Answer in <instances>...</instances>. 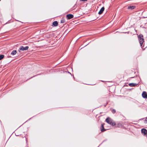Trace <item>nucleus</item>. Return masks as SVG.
<instances>
[{
  "mask_svg": "<svg viewBox=\"0 0 147 147\" xmlns=\"http://www.w3.org/2000/svg\"><path fill=\"white\" fill-rule=\"evenodd\" d=\"M142 132L144 136H146L147 137V130L145 129H142Z\"/></svg>",
  "mask_w": 147,
  "mask_h": 147,
  "instance_id": "obj_4",
  "label": "nucleus"
},
{
  "mask_svg": "<svg viewBox=\"0 0 147 147\" xmlns=\"http://www.w3.org/2000/svg\"><path fill=\"white\" fill-rule=\"evenodd\" d=\"M115 112H116V111L115 109H113L112 110V112L113 113H115Z\"/></svg>",
  "mask_w": 147,
  "mask_h": 147,
  "instance_id": "obj_14",
  "label": "nucleus"
},
{
  "mask_svg": "<svg viewBox=\"0 0 147 147\" xmlns=\"http://www.w3.org/2000/svg\"><path fill=\"white\" fill-rule=\"evenodd\" d=\"M135 7L133 5H131L128 6V9H134Z\"/></svg>",
  "mask_w": 147,
  "mask_h": 147,
  "instance_id": "obj_9",
  "label": "nucleus"
},
{
  "mask_svg": "<svg viewBox=\"0 0 147 147\" xmlns=\"http://www.w3.org/2000/svg\"><path fill=\"white\" fill-rule=\"evenodd\" d=\"M101 131L102 132H103L105 131V129H104V125L103 124H102L101 127L100 128Z\"/></svg>",
  "mask_w": 147,
  "mask_h": 147,
  "instance_id": "obj_10",
  "label": "nucleus"
},
{
  "mask_svg": "<svg viewBox=\"0 0 147 147\" xmlns=\"http://www.w3.org/2000/svg\"><path fill=\"white\" fill-rule=\"evenodd\" d=\"M139 42L140 46L141 47L142 46V44L144 42V39L143 38V37L142 35H140L138 36Z\"/></svg>",
  "mask_w": 147,
  "mask_h": 147,
  "instance_id": "obj_2",
  "label": "nucleus"
},
{
  "mask_svg": "<svg viewBox=\"0 0 147 147\" xmlns=\"http://www.w3.org/2000/svg\"><path fill=\"white\" fill-rule=\"evenodd\" d=\"M144 122H145V123H147V117L145 118Z\"/></svg>",
  "mask_w": 147,
  "mask_h": 147,
  "instance_id": "obj_15",
  "label": "nucleus"
},
{
  "mask_svg": "<svg viewBox=\"0 0 147 147\" xmlns=\"http://www.w3.org/2000/svg\"><path fill=\"white\" fill-rule=\"evenodd\" d=\"M28 48L29 47L28 46H26L25 47L21 46L20 47L19 51V52H20V51H24V50H27L28 49Z\"/></svg>",
  "mask_w": 147,
  "mask_h": 147,
  "instance_id": "obj_3",
  "label": "nucleus"
},
{
  "mask_svg": "<svg viewBox=\"0 0 147 147\" xmlns=\"http://www.w3.org/2000/svg\"><path fill=\"white\" fill-rule=\"evenodd\" d=\"M53 25L55 26H57L58 24V22L57 21H55L53 22Z\"/></svg>",
  "mask_w": 147,
  "mask_h": 147,
  "instance_id": "obj_11",
  "label": "nucleus"
},
{
  "mask_svg": "<svg viewBox=\"0 0 147 147\" xmlns=\"http://www.w3.org/2000/svg\"><path fill=\"white\" fill-rule=\"evenodd\" d=\"M1 0H0V1H1Z\"/></svg>",
  "mask_w": 147,
  "mask_h": 147,
  "instance_id": "obj_19",
  "label": "nucleus"
},
{
  "mask_svg": "<svg viewBox=\"0 0 147 147\" xmlns=\"http://www.w3.org/2000/svg\"><path fill=\"white\" fill-rule=\"evenodd\" d=\"M104 9H105V8L104 7H102L100 9V11H99V12H98V14H101L103 12V11L104 10Z\"/></svg>",
  "mask_w": 147,
  "mask_h": 147,
  "instance_id": "obj_7",
  "label": "nucleus"
},
{
  "mask_svg": "<svg viewBox=\"0 0 147 147\" xmlns=\"http://www.w3.org/2000/svg\"><path fill=\"white\" fill-rule=\"evenodd\" d=\"M82 1H87V0H81Z\"/></svg>",
  "mask_w": 147,
  "mask_h": 147,
  "instance_id": "obj_16",
  "label": "nucleus"
},
{
  "mask_svg": "<svg viewBox=\"0 0 147 147\" xmlns=\"http://www.w3.org/2000/svg\"><path fill=\"white\" fill-rule=\"evenodd\" d=\"M64 22H63V21H61V23H63Z\"/></svg>",
  "mask_w": 147,
  "mask_h": 147,
  "instance_id": "obj_17",
  "label": "nucleus"
},
{
  "mask_svg": "<svg viewBox=\"0 0 147 147\" xmlns=\"http://www.w3.org/2000/svg\"><path fill=\"white\" fill-rule=\"evenodd\" d=\"M106 121L109 124L113 126L115 125L116 124L115 122H113L112 119L109 117L106 119Z\"/></svg>",
  "mask_w": 147,
  "mask_h": 147,
  "instance_id": "obj_1",
  "label": "nucleus"
},
{
  "mask_svg": "<svg viewBox=\"0 0 147 147\" xmlns=\"http://www.w3.org/2000/svg\"><path fill=\"white\" fill-rule=\"evenodd\" d=\"M137 85V84H135V83H129V86L131 87L135 86H136Z\"/></svg>",
  "mask_w": 147,
  "mask_h": 147,
  "instance_id": "obj_8",
  "label": "nucleus"
},
{
  "mask_svg": "<svg viewBox=\"0 0 147 147\" xmlns=\"http://www.w3.org/2000/svg\"><path fill=\"white\" fill-rule=\"evenodd\" d=\"M17 53V51L16 50L13 51L11 53V55H15Z\"/></svg>",
  "mask_w": 147,
  "mask_h": 147,
  "instance_id": "obj_12",
  "label": "nucleus"
},
{
  "mask_svg": "<svg viewBox=\"0 0 147 147\" xmlns=\"http://www.w3.org/2000/svg\"><path fill=\"white\" fill-rule=\"evenodd\" d=\"M142 95L144 98H147V94L146 92H143L142 94Z\"/></svg>",
  "mask_w": 147,
  "mask_h": 147,
  "instance_id": "obj_6",
  "label": "nucleus"
},
{
  "mask_svg": "<svg viewBox=\"0 0 147 147\" xmlns=\"http://www.w3.org/2000/svg\"><path fill=\"white\" fill-rule=\"evenodd\" d=\"M73 15L71 14H67L66 16V17L67 19H70L73 18Z\"/></svg>",
  "mask_w": 147,
  "mask_h": 147,
  "instance_id": "obj_5",
  "label": "nucleus"
},
{
  "mask_svg": "<svg viewBox=\"0 0 147 147\" xmlns=\"http://www.w3.org/2000/svg\"><path fill=\"white\" fill-rule=\"evenodd\" d=\"M4 55H0V60H1L3 58Z\"/></svg>",
  "mask_w": 147,
  "mask_h": 147,
  "instance_id": "obj_13",
  "label": "nucleus"
},
{
  "mask_svg": "<svg viewBox=\"0 0 147 147\" xmlns=\"http://www.w3.org/2000/svg\"><path fill=\"white\" fill-rule=\"evenodd\" d=\"M64 22H63V21H61V23H63Z\"/></svg>",
  "mask_w": 147,
  "mask_h": 147,
  "instance_id": "obj_18",
  "label": "nucleus"
}]
</instances>
